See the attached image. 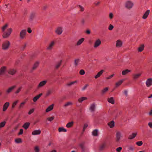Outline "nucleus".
Segmentation results:
<instances>
[{
	"mask_svg": "<svg viewBox=\"0 0 152 152\" xmlns=\"http://www.w3.org/2000/svg\"><path fill=\"white\" fill-rule=\"evenodd\" d=\"M12 29L11 28H8L6 31H4L2 35V37L4 38H7L10 36L12 31Z\"/></svg>",
	"mask_w": 152,
	"mask_h": 152,
	"instance_id": "nucleus-1",
	"label": "nucleus"
},
{
	"mask_svg": "<svg viewBox=\"0 0 152 152\" xmlns=\"http://www.w3.org/2000/svg\"><path fill=\"white\" fill-rule=\"evenodd\" d=\"M10 45V42L8 40H6L3 43L2 45V49L4 50H8Z\"/></svg>",
	"mask_w": 152,
	"mask_h": 152,
	"instance_id": "nucleus-2",
	"label": "nucleus"
},
{
	"mask_svg": "<svg viewBox=\"0 0 152 152\" xmlns=\"http://www.w3.org/2000/svg\"><path fill=\"white\" fill-rule=\"evenodd\" d=\"M26 34V30L24 29L21 30L20 32L19 37L20 39H23L25 38Z\"/></svg>",
	"mask_w": 152,
	"mask_h": 152,
	"instance_id": "nucleus-3",
	"label": "nucleus"
},
{
	"mask_svg": "<svg viewBox=\"0 0 152 152\" xmlns=\"http://www.w3.org/2000/svg\"><path fill=\"white\" fill-rule=\"evenodd\" d=\"M122 137V136L121 132L120 131H117L116 134V141L117 142H119Z\"/></svg>",
	"mask_w": 152,
	"mask_h": 152,
	"instance_id": "nucleus-4",
	"label": "nucleus"
},
{
	"mask_svg": "<svg viewBox=\"0 0 152 152\" xmlns=\"http://www.w3.org/2000/svg\"><path fill=\"white\" fill-rule=\"evenodd\" d=\"M36 16V13L35 12H31L29 17L28 18V21L29 22H31L33 21L34 20Z\"/></svg>",
	"mask_w": 152,
	"mask_h": 152,
	"instance_id": "nucleus-5",
	"label": "nucleus"
},
{
	"mask_svg": "<svg viewBox=\"0 0 152 152\" xmlns=\"http://www.w3.org/2000/svg\"><path fill=\"white\" fill-rule=\"evenodd\" d=\"M16 87V86L15 85H14L7 89L5 91L6 94H9L12 92Z\"/></svg>",
	"mask_w": 152,
	"mask_h": 152,
	"instance_id": "nucleus-6",
	"label": "nucleus"
},
{
	"mask_svg": "<svg viewBox=\"0 0 152 152\" xmlns=\"http://www.w3.org/2000/svg\"><path fill=\"white\" fill-rule=\"evenodd\" d=\"M146 85L147 87H150L152 85V78H150L147 79L146 81Z\"/></svg>",
	"mask_w": 152,
	"mask_h": 152,
	"instance_id": "nucleus-7",
	"label": "nucleus"
},
{
	"mask_svg": "<svg viewBox=\"0 0 152 152\" xmlns=\"http://www.w3.org/2000/svg\"><path fill=\"white\" fill-rule=\"evenodd\" d=\"M133 5V3L130 1H127L126 3V7L128 9L131 8L132 7Z\"/></svg>",
	"mask_w": 152,
	"mask_h": 152,
	"instance_id": "nucleus-8",
	"label": "nucleus"
},
{
	"mask_svg": "<svg viewBox=\"0 0 152 152\" xmlns=\"http://www.w3.org/2000/svg\"><path fill=\"white\" fill-rule=\"evenodd\" d=\"M101 44V41L100 39H98L97 40H96L94 44V48H96L97 47H98Z\"/></svg>",
	"mask_w": 152,
	"mask_h": 152,
	"instance_id": "nucleus-9",
	"label": "nucleus"
},
{
	"mask_svg": "<svg viewBox=\"0 0 152 152\" xmlns=\"http://www.w3.org/2000/svg\"><path fill=\"white\" fill-rule=\"evenodd\" d=\"M7 69V67L3 66L0 68V75H3L5 74Z\"/></svg>",
	"mask_w": 152,
	"mask_h": 152,
	"instance_id": "nucleus-10",
	"label": "nucleus"
},
{
	"mask_svg": "<svg viewBox=\"0 0 152 152\" xmlns=\"http://www.w3.org/2000/svg\"><path fill=\"white\" fill-rule=\"evenodd\" d=\"M55 44L54 41L51 42L47 47V49L48 50H50L52 49Z\"/></svg>",
	"mask_w": 152,
	"mask_h": 152,
	"instance_id": "nucleus-11",
	"label": "nucleus"
},
{
	"mask_svg": "<svg viewBox=\"0 0 152 152\" xmlns=\"http://www.w3.org/2000/svg\"><path fill=\"white\" fill-rule=\"evenodd\" d=\"M107 147V143L106 142H104L100 145L99 149L100 150H102Z\"/></svg>",
	"mask_w": 152,
	"mask_h": 152,
	"instance_id": "nucleus-12",
	"label": "nucleus"
},
{
	"mask_svg": "<svg viewBox=\"0 0 152 152\" xmlns=\"http://www.w3.org/2000/svg\"><path fill=\"white\" fill-rule=\"evenodd\" d=\"M62 28L60 27L57 28L55 31V32L58 35H60L62 34Z\"/></svg>",
	"mask_w": 152,
	"mask_h": 152,
	"instance_id": "nucleus-13",
	"label": "nucleus"
},
{
	"mask_svg": "<svg viewBox=\"0 0 152 152\" xmlns=\"http://www.w3.org/2000/svg\"><path fill=\"white\" fill-rule=\"evenodd\" d=\"M47 83V81L46 80H44L41 82H40L39 83L38 85V88H39L42 87H43Z\"/></svg>",
	"mask_w": 152,
	"mask_h": 152,
	"instance_id": "nucleus-14",
	"label": "nucleus"
},
{
	"mask_svg": "<svg viewBox=\"0 0 152 152\" xmlns=\"http://www.w3.org/2000/svg\"><path fill=\"white\" fill-rule=\"evenodd\" d=\"M150 10H147L144 14L142 17V18L143 19H146L147 18L150 13Z\"/></svg>",
	"mask_w": 152,
	"mask_h": 152,
	"instance_id": "nucleus-15",
	"label": "nucleus"
},
{
	"mask_svg": "<svg viewBox=\"0 0 152 152\" xmlns=\"http://www.w3.org/2000/svg\"><path fill=\"white\" fill-rule=\"evenodd\" d=\"M122 42L121 40H118L116 41V46L117 48H119L122 46Z\"/></svg>",
	"mask_w": 152,
	"mask_h": 152,
	"instance_id": "nucleus-16",
	"label": "nucleus"
},
{
	"mask_svg": "<svg viewBox=\"0 0 152 152\" xmlns=\"http://www.w3.org/2000/svg\"><path fill=\"white\" fill-rule=\"evenodd\" d=\"M39 65V62H36L33 65V66L32 68L31 72H32L33 70L36 69L38 67Z\"/></svg>",
	"mask_w": 152,
	"mask_h": 152,
	"instance_id": "nucleus-17",
	"label": "nucleus"
},
{
	"mask_svg": "<svg viewBox=\"0 0 152 152\" xmlns=\"http://www.w3.org/2000/svg\"><path fill=\"white\" fill-rule=\"evenodd\" d=\"M10 103L9 102H6L3 105V110L4 111H5L7 110V108L9 106Z\"/></svg>",
	"mask_w": 152,
	"mask_h": 152,
	"instance_id": "nucleus-18",
	"label": "nucleus"
},
{
	"mask_svg": "<svg viewBox=\"0 0 152 152\" xmlns=\"http://www.w3.org/2000/svg\"><path fill=\"white\" fill-rule=\"evenodd\" d=\"M104 72V70L103 69L101 70L100 72L98 73L95 76V78L97 79L98 77H99Z\"/></svg>",
	"mask_w": 152,
	"mask_h": 152,
	"instance_id": "nucleus-19",
	"label": "nucleus"
},
{
	"mask_svg": "<svg viewBox=\"0 0 152 152\" xmlns=\"http://www.w3.org/2000/svg\"><path fill=\"white\" fill-rule=\"evenodd\" d=\"M144 44L140 45L137 48V51L138 52H141L144 49Z\"/></svg>",
	"mask_w": 152,
	"mask_h": 152,
	"instance_id": "nucleus-20",
	"label": "nucleus"
},
{
	"mask_svg": "<svg viewBox=\"0 0 152 152\" xmlns=\"http://www.w3.org/2000/svg\"><path fill=\"white\" fill-rule=\"evenodd\" d=\"M141 73H138L137 74H134L133 75V79L134 80H137L141 76Z\"/></svg>",
	"mask_w": 152,
	"mask_h": 152,
	"instance_id": "nucleus-21",
	"label": "nucleus"
},
{
	"mask_svg": "<svg viewBox=\"0 0 152 152\" xmlns=\"http://www.w3.org/2000/svg\"><path fill=\"white\" fill-rule=\"evenodd\" d=\"M41 131L40 129L38 130H35L33 131L32 134L33 135H39L40 134Z\"/></svg>",
	"mask_w": 152,
	"mask_h": 152,
	"instance_id": "nucleus-22",
	"label": "nucleus"
},
{
	"mask_svg": "<svg viewBox=\"0 0 152 152\" xmlns=\"http://www.w3.org/2000/svg\"><path fill=\"white\" fill-rule=\"evenodd\" d=\"M54 104H52L51 105L49 106L46 109L45 111L46 112H48L52 110L53 108Z\"/></svg>",
	"mask_w": 152,
	"mask_h": 152,
	"instance_id": "nucleus-23",
	"label": "nucleus"
},
{
	"mask_svg": "<svg viewBox=\"0 0 152 152\" xmlns=\"http://www.w3.org/2000/svg\"><path fill=\"white\" fill-rule=\"evenodd\" d=\"M42 93H40L39 94L37 95L35 97H34L33 99V101L34 102H36L38 99L41 97V96L42 95Z\"/></svg>",
	"mask_w": 152,
	"mask_h": 152,
	"instance_id": "nucleus-24",
	"label": "nucleus"
},
{
	"mask_svg": "<svg viewBox=\"0 0 152 152\" xmlns=\"http://www.w3.org/2000/svg\"><path fill=\"white\" fill-rule=\"evenodd\" d=\"M16 72V70L13 69H10L8 71V73L11 75H14Z\"/></svg>",
	"mask_w": 152,
	"mask_h": 152,
	"instance_id": "nucleus-25",
	"label": "nucleus"
},
{
	"mask_svg": "<svg viewBox=\"0 0 152 152\" xmlns=\"http://www.w3.org/2000/svg\"><path fill=\"white\" fill-rule=\"evenodd\" d=\"M107 100L109 103H110L112 104H114L115 103V100L113 97L108 98Z\"/></svg>",
	"mask_w": 152,
	"mask_h": 152,
	"instance_id": "nucleus-26",
	"label": "nucleus"
},
{
	"mask_svg": "<svg viewBox=\"0 0 152 152\" xmlns=\"http://www.w3.org/2000/svg\"><path fill=\"white\" fill-rule=\"evenodd\" d=\"M27 100V99H26L25 100V101H23L20 103V104L19 105V107H18L19 109H20L23 108L25 104H26V101Z\"/></svg>",
	"mask_w": 152,
	"mask_h": 152,
	"instance_id": "nucleus-27",
	"label": "nucleus"
},
{
	"mask_svg": "<svg viewBox=\"0 0 152 152\" xmlns=\"http://www.w3.org/2000/svg\"><path fill=\"white\" fill-rule=\"evenodd\" d=\"M131 72L130 70L126 69L122 71V74L123 75H126L129 72Z\"/></svg>",
	"mask_w": 152,
	"mask_h": 152,
	"instance_id": "nucleus-28",
	"label": "nucleus"
},
{
	"mask_svg": "<svg viewBox=\"0 0 152 152\" xmlns=\"http://www.w3.org/2000/svg\"><path fill=\"white\" fill-rule=\"evenodd\" d=\"M95 105L94 103H93L91 104L89 109L92 112H94L95 110Z\"/></svg>",
	"mask_w": 152,
	"mask_h": 152,
	"instance_id": "nucleus-29",
	"label": "nucleus"
},
{
	"mask_svg": "<svg viewBox=\"0 0 152 152\" xmlns=\"http://www.w3.org/2000/svg\"><path fill=\"white\" fill-rule=\"evenodd\" d=\"M73 121H72L68 123L66 125V127L68 128H70L73 126Z\"/></svg>",
	"mask_w": 152,
	"mask_h": 152,
	"instance_id": "nucleus-30",
	"label": "nucleus"
},
{
	"mask_svg": "<svg viewBox=\"0 0 152 152\" xmlns=\"http://www.w3.org/2000/svg\"><path fill=\"white\" fill-rule=\"evenodd\" d=\"M108 125L110 128H112L113 127L115 126L114 122L113 121H112L108 123Z\"/></svg>",
	"mask_w": 152,
	"mask_h": 152,
	"instance_id": "nucleus-31",
	"label": "nucleus"
},
{
	"mask_svg": "<svg viewBox=\"0 0 152 152\" xmlns=\"http://www.w3.org/2000/svg\"><path fill=\"white\" fill-rule=\"evenodd\" d=\"M84 38H82L79 39L77 42L76 45L77 46L80 45L84 41Z\"/></svg>",
	"mask_w": 152,
	"mask_h": 152,
	"instance_id": "nucleus-32",
	"label": "nucleus"
},
{
	"mask_svg": "<svg viewBox=\"0 0 152 152\" xmlns=\"http://www.w3.org/2000/svg\"><path fill=\"white\" fill-rule=\"evenodd\" d=\"M62 61V60H60L55 65V68L56 69H58L60 67Z\"/></svg>",
	"mask_w": 152,
	"mask_h": 152,
	"instance_id": "nucleus-33",
	"label": "nucleus"
},
{
	"mask_svg": "<svg viewBox=\"0 0 152 152\" xmlns=\"http://www.w3.org/2000/svg\"><path fill=\"white\" fill-rule=\"evenodd\" d=\"M30 125V123L27 122L25 123L23 126V127L25 129H27L29 127Z\"/></svg>",
	"mask_w": 152,
	"mask_h": 152,
	"instance_id": "nucleus-34",
	"label": "nucleus"
},
{
	"mask_svg": "<svg viewBox=\"0 0 152 152\" xmlns=\"http://www.w3.org/2000/svg\"><path fill=\"white\" fill-rule=\"evenodd\" d=\"M137 133H132L131 135H130L128 139L130 140L134 138L136 136Z\"/></svg>",
	"mask_w": 152,
	"mask_h": 152,
	"instance_id": "nucleus-35",
	"label": "nucleus"
},
{
	"mask_svg": "<svg viewBox=\"0 0 152 152\" xmlns=\"http://www.w3.org/2000/svg\"><path fill=\"white\" fill-rule=\"evenodd\" d=\"M87 99V98L86 97H82L79 98L78 99V101L80 103H81L83 101L86 100Z\"/></svg>",
	"mask_w": 152,
	"mask_h": 152,
	"instance_id": "nucleus-36",
	"label": "nucleus"
},
{
	"mask_svg": "<svg viewBox=\"0 0 152 152\" xmlns=\"http://www.w3.org/2000/svg\"><path fill=\"white\" fill-rule=\"evenodd\" d=\"M123 80H121L116 82L115 83L116 87H118L121 85L122 83L123 82Z\"/></svg>",
	"mask_w": 152,
	"mask_h": 152,
	"instance_id": "nucleus-37",
	"label": "nucleus"
},
{
	"mask_svg": "<svg viewBox=\"0 0 152 152\" xmlns=\"http://www.w3.org/2000/svg\"><path fill=\"white\" fill-rule=\"evenodd\" d=\"M84 142H82L81 143H80L79 144L80 146V148H81V149L83 151H84L85 148V147L84 146Z\"/></svg>",
	"mask_w": 152,
	"mask_h": 152,
	"instance_id": "nucleus-38",
	"label": "nucleus"
},
{
	"mask_svg": "<svg viewBox=\"0 0 152 152\" xmlns=\"http://www.w3.org/2000/svg\"><path fill=\"white\" fill-rule=\"evenodd\" d=\"M98 130L97 129H95L92 132V135L95 136H97L98 135Z\"/></svg>",
	"mask_w": 152,
	"mask_h": 152,
	"instance_id": "nucleus-39",
	"label": "nucleus"
},
{
	"mask_svg": "<svg viewBox=\"0 0 152 152\" xmlns=\"http://www.w3.org/2000/svg\"><path fill=\"white\" fill-rule=\"evenodd\" d=\"M73 104L72 102H67L66 103H65L64 105L63 106L64 107H66L67 106H68L69 105H72Z\"/></svg>",
	"mask_w": 152,
	"mask_h": 152,
	"instance_id": "nucleus-40",
	"label": "nucleus"
},
{
	"mask_svg": "<svg viewBox=\"0 0 152 152\" xmlns=\"http://www.w3.org/2000/svg\"><path fill=\"white\" fill-rule=\"evenodd\" d=\"M58 131L60 132H66V130L63 127L59 128L58 129Z\"/></svg>",
	"mask_w": 152,
	"mask_h": 152,
	"instance_id": "nucleus-41",
	"label": "nucleus"
},
{
	"mask_svg": "<svg viewBox=\"0 0 152 152\" xmlns=\"http://www.w3.org/2000/svg\"><path fill=\"white\" fill-rule=\"evenodd\" d=\"M108 89V87H106L102 90L101 91V93L102 94H104L107 92Z\"/></svg>",
	"mask_w": 152,
	"mask_h": 152,
	"instance_id": "nucleus-42",
	"label": "nucleus"
},
{
	"mask_svg": "<svg viewBox=\"0 0 152 152\" xmlns=\"http://www.w3.org/2000/svg\"><path fill=\"white\" fill-rule=\"evenodd\" d=\"M18 100L15 101L13 102L12 104V108H14L15 106L17 105V104L18 103Z\"/></svg>",
	"mask_w": 152,
	"mask_h": 152,
	"instance_id": "nucleus-43",
	"label": "nucleus"
},
{
	"mask_svg": "<svg viewBox=\"0 0 152 152\" xmlns=\"http://www.w3.org/2000/svg\"><path fill=\"white\" fill-rule=\"evenodd\" d=\"M15 142L17 143H21L22 142V140L21 138H18L16 139L15 140Z\"/></svg>",
	"mask_w": 152,
	"mask_h": 152,
	"instance_id": "nucleus-44",
	"label": "nucleus"
},
{
	"mask_svg": "<svg viewBox=\"0 0 152 152\" xmlns=\"http://www.w3.org/2000/svg\"><path fill=\"white\" fill-rule=\"evenodd\" d=\"M8 26V25L7 24H6L5 25L3 26V27L2 28V30L3 32L5 31V30L7 28Z\"/></svg>",
	"mask_w": 152,
	"mask_h": 152,
	"instance_id": "nucleus-45",
	"label": "nucleus"
},
{
	"mask_svg": "<svg viewBox=\"0 0 152 152\" xmlns=\"http://www.w3.org/2000/svg\"><path fill=\"white\" fill-rule=\"evenodd\" d=\"M34 150L35 152H39L40 149L38 146H36L35 147Z\"/></svg>",
	"mask_w": 152,
	"mask_h": 152,
	"instance_id": "nucleus-46",
	"label": "nucleus"
},
{
	"mask_svg": "<svg viewBox=\"0 0 152 152\" xmlns=\"http://www.w3.org/2000/svg\"><path fill=\"white\" fill-rule=\"evenodd\" d=\"M6 124V122L5 121L2 122L0 123V128L4 127Z\"/></svg>",
	"mask_w": 152,
	"mask_h": 152,
	"instance_id": "nucleus-47",
	"label": "nucleus"
},
{
	"mask_svg": "<svg viewBox=\"0 0 152 152\" xmlns=\"http://www.w3.org/2000/svg\"><path fill=\"white\" fill-rule=\"evenodd\" d=\"M76 81H75L69 83H68L67 84V85L68 86H70L74 84L75 83H76Z\"/></svg>",
	"mask_w": 152,
	"mask_h": 152,
	"instance_id": "nucleus-48",
	"label": "nucleus"
},
{
	"mask_svg": "<svg viewBox=\"0 0 152 152\" xmlns=\"http://www.w3.org/2000/svg\"><path fill=\"white\" fill-rule=\"evenodd\" d=\"M80 62V59H76L75 60V66H77Z\"/></svg>",
	"mask_w": 152,
	"mask_h": 152,
	"instance_id": "nucleus-49",
	"label": "nucleus"
},
{
	"mask_svg": "<svg viewBox=\"0 0 152 152\" xmlns=\"http://www.w3.org/2000/svg\"><path fill=\"white\" fill-rule=\"evenodd\" d=\"M22 87H20L18 88L16 90V91L15 92V93L16 94H18L20 91H21V89H22Z\"/></svg>",
	"mask_w": 152,
	"mask_h": 152,
	"instance_id": "nucleus-50",
	"label": "nucleus"
},
{
	"mask_svg": "<svg viewBox=\"0 0 152 152\" xmlns=\"http://www.w3.org/2000/svg\"><path fill=\"white\" fill-rule=\"evenodd\" d=\"M143 144L142 141H138L136 142V144L138 146H140L142 145Z\"/></svg>",
	"mask_w": 152,
	"mask_h": 152,
	"instance_id": "nucleus-51",
	"label": "nucleus"
},
{
	"mask_svg": "<svg viewBox=\"0 0 152 152\" xmlns=\"http://www.w3.org/2000/svg\"><path fill=\"white\" fill-rule=\"evenodd\" d=\"M54 118V116H52L51 117H49L47 118V120L50 121H52Z\"/></svg>",
	"mask_w": 152,
	"mask_h": 152,
	"instance_id": "nucleus-52",
	"label": "nucleus"
},
{
	"mask_svg": "<svg viewBox=\"0 0 152 152\" xmlns=\"http://www.w3.org/2000/svg\"><path fill=\"white\" fill-rule=\"evenodd\" d=\"M100 1H96L94 3V4L96 6H98L100 4Z\"/></svg>",
	"mask_w": 152,
	"mask_h": 152,
	"instance_id": "nucleus-53",
	"label": "nucleus"
},
{
	"mask_svg": "<svg viewBox=\"0 0 152 152\" xmlns=\"http://www.w3.org/2000/svg\"><path fill=\"white\" fill-rule=\"evenodd\" d=\"M80 74L81 75H83L85 74V72L83 69H81L80 70L79 72Z\"/></svg>",
	"mask_w": 152,
	"mask_h": 152,
	"instance_id": "nucleus-54",
	"label": "nucleus"
},
{
	"mask_svg": "<svg viewBox=\"0 0 152 152\" xmlns=\"http://www.w3.org/2000/svg\"><path fill=\"white\" fill-rule=\"evenodd\" d=\"M113 28L114 26L113 25L110 24L108 27V29L109 30L111 31L113 29Z\"/></svg>",
	"mask_w": 152,
	"mask_h": 152,
	"instance_id": "nucleus-55",
	"label": "nucleus"
},
{
	"mask_svg": "<svg viewBox=\"0 0 152 152\" xmlns=\"http://www.w3.org/2000/svg\"><path fill=\"white\" fill-rule=\"evenodd\" d=\"M78 7L79 8L80 11L81 12H83L84 10V8L81 5H79Z\"/></svg>",
	"mask_w": 152,
	"mask_h": 152,
	"instance_id": "nucleus-56",
	"label": "nucleus"
},
{
	"mask_svg": "<svg viewBox=\"0 0 152 152\" xmlns=\"http://www.w3.org/2000/svg\"><path fill=\"white\" fill-rule=\"evenodd\" d=\"M51 93V91L50 90H48L47 91L46 93V96H48L49 95H50Z\"/></svg>",
	"mask_w": 152,
	"mask_h": 152,
	"instance_id": "nucleus-57",
	"label": "nucleus"
},
{
	"mask_svg": "<svg viewBox=\"0 0 152 152\" xmlns=\"http://www.w3.org/2000/svg\"><path fill=\"white\" fill-rule=\"evenodd\" d=\"M128 150L129 151H133L134 150V147L132 146L129 147Z\"/></svg>",
	"mask_w": 152,
	"mask_h": 152,
	"instance_id": "nucleus-58",
	"label": "nucleus"
},
{
	"mask_svg": "<svg viewBox=\"0 0 152 152\" xmlns=\"http://www.w3.org/2000/svg\"><path fill=\"white\" fill-rule=\"evenodd\" d=\"M113 17V15L112 13L111 12L109 13V17L110 19H112Z\"/></svg>",
	"mask_w": 152,
	"mask_h": 152,
	"instance_id": "nucleus-59",
	"label": "nucleus"
},
{
	"mask_svg": "<svg viewBox=\"0 0 152 152\" xmlns=\"http://www.w3.org/2000/svg\"><path fill=\"white\" fill-rule=\"evenodd\" d=\"M34 111V109L33 108H32L28 112V114L29 115H31V114H32V113H33Z\"/></svg>",
	"mask_w": 152,
	"mask_h": 152,
	"instance_id": "nucleus-60",
	"label": "nucleus"
},
{
	"mask_svg": "<svg viewBox=\"0 0 152 152\" xmlns=\"http://www.w3.org/2000/svg\"><path fill=\"white\" fill-rule=\"evenodd\" d=\"M88 125L87 124H84L83 127V132H84L85 131L86 129L88 127Z\"/></svg>",
	"mask_w": 152,
	"mask_h": 152,
	"instance_id": "nucleus-61",
	"label": "nucleus"
},
{
	"mask_svg": "<svg viewBox=\"0 0 152 152\" xmlns=\"http://www.w3.org/2000/svg\"><path fill=\"white\" fill-rule=\"evenodd\" d=\"M122 149V148L121 147H119L116 148V151L118 152H120Z\"/></svg>",
	"mask_w": 152,
	"mask_h": 152,
	"instance_id": "nucleus-62",
	"label": "nucleus"
},
{
	"mask_svg": "<svg viewBox=\"0 0 152 152\" xmlns=\"http://www.w3.org/2000/svg\"><path fill=\"white\" fill-rule=\"evenodd\" d=\"M23 130L22 129H20V132L18 133V135H21L23 134Z\"/></svg>",
	"mask_w": 152,
	"mask_h": 152,
	"instance_id": "nucleus-63",
	"label": "nucleus"
},
{
	"mask_svg": "<svg viewBox=\"0 0 152 152\" xmlns=\"http://www.w3.org/2000/svg\"><path fill=\"white\" fill-rule=\"evenodd\" d=\"M148 125L149 127L152 128V122H149L148 123Z\"/></svg>",
	"mask_w": 152,
	"mask_h": 152,
	"instance_id": "nucleus-64",
	"label": "nucleus"
}]
</instances>
